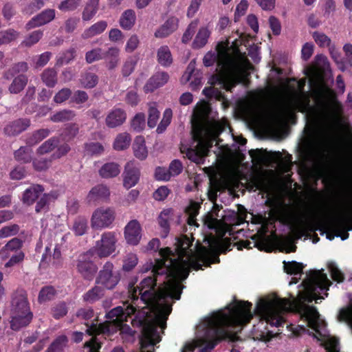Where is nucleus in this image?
<instances>
[{
    "label": "nucleus",
    "mask_w": 352,
    "mask_h": 352,
    "mask_svg": "<svg viewBox=\"0 0 352 352\" xmlns=\"http://www.w3.org/2000/svg\"><path fill=\"white\" fill-rule=\"evenodd\" d=\"M194 239L182 235L178 240L175 251L176 258L170 248L160 249V258L155 259L153 275L144 278L137 287L136 280L128 285L131 298L140 300L144 304L168 303L170 299L179 300L183 287L182 280L189 276L190 268L197 271L202 265L209 267L212 263V252L205 246H201L196 252L191 248Z\"/></svg>",
    "instance_id": "nucleus-1"
},
{
    "label": "nucleus",
    "mask_w": 352,
    "mask_h": 352,
    "mask_svg": "<svg viewBox=\"0 0 352 352\" xmlns=\"http://www.w3.org/2000/svg\"><path fill=\"white\" fill-rule=\"evenodd\" d=\"M302 283L305 292L297 300L293 302L287 298L261 300L256 307V313L267 323L278 327L285 322L282 312L292 309L295 313L300 316L301 319L307 322L309 327L318 331L319 313L316 307L308 305L307 302L311 303L315 300L318 303V300L324 299V297L320 296L323 292H325L324 295L327 296V292L331 283L323 270H316L310 272Z\"/></svg>",
    "instance_id": "nucleus-2"
},
{
    "label": "nucleus",
    "mask_w": 352,
    "mask_h": 352,
    "mask_svg": "<svg viewBox=\"0 0 352 352\" xmlns=\"http://www.w3.org/2000/svg\"><path fill=\"white\" fill-rule=\"evenodd\" d=\"M252 303L248 301L236 300L229 307L228 312L219 311L206 320L205 346L199 352H211L223 340L230 338L234 341V336L228 330L231 327H243L253 318Z\"/></svg>",
    "instance_id": "nucleus-3"
},
{
    "label": "nucleus",
    "mask_w": 352,
    "mask_h": 352,
    "mask_svg": "<svg viewBox=\"0 0 352 352\" xmlns=\"http://www.w3.org/2000/svg\"><path fill=\"white\" fill-rule=\"evenodd\" d=\"M214 63H217L219 72L211 76L210 85H218L227 91H232L237 85L245 82L248 78L250 74L245 67L250 63L245 53H241L239 49L235 50L234 54L226 50H219L218 53L207 52L203 58L204 65L210 67Z\"/></svg>",
    "instance_id": "nucleus-4"
},
{
    "label": "nucleus",
    "mask_w": 352,
    "mask_h": 352,
    "mask_svg": "<svg viewBox=\"0 0 352 352\" xmlns=\"http://www.w3.org/2000/svg\"><path fill=\"white\" fill-rule=\"evenodd\" d=\"M151 307L152 311L138 312L131 319L134 327L142 328L140 338V352H154V346L161 341L157 327L164 329L166 320L172 311L171 305L159 302L156 304H145Z\"/></svg>",
    "instance_id": "nucleus-5"
},
{
    "label": "nucleus",
    "mask_w": 352,
    "mask_h": 352,
    "mask_svg": "<svg viewBox=\"0 0 352 352\" xmlns=\"http://www.w3.org/2000/svg\"><path fill=\"white\" fill-rule=\"evenodd\" d=\"M136 308L133 305H128L126 308L120 306L116 307L109 311L106 316L109 321L100 324L92 322L89 324V352H99L102 346L100 338L105 333L111 334L117 331H120L122 336H133L135 331L131 327L124 323L135 314Z\"/></svg>",
    "instance_id": "nucleus-6"
},
{
    "label": "nucleus",
    "mask_w": 352,
    "mask_h": 352,
    "mask_svg": "<svg viewBox=\"0 0 352 352\" xmlns=\"http://www.w3.org/2000/svg\"><path fill=\"white\" fill-rule=\"evenodd\" d=\"M10 318V326L14 331L27 327L32 320L28 294L23 289H18L12 294Z\"/></svg>",
    "instance_id": "nucleus-7"
},
{
    "label": "nucleus",
    "mask_w": 352,
    "mask_h": 352,
    "mask_svg": "<svg viewBox=\"0 0 352 352\" xmlns=\"http://www.w3.org/2000/svg\"><path fill=\"white\" fill-rule=\"evenodd\" d=\"M118 234L113 231H107L102 234L100 239L89 249V255H96L99 258H107L115 252L118 243Z\"/></svg>",
    "instance_id": "nucleus-8"
},
{
    "label": "nucleus",
    "mask_w": 352,
    "mask_h": 352,
    "mask_svg": "<svg viewBox=\"0 0 352 352\" xmlns=\"http://www.w3.org/2000/svg\"><path fill=\"white\" fill-rule=\"evenodd\" d=\"M193 138L197 142L195 148H181V152L185 153L190 161L201 164L204 162L205 157L208 155L210 148L212 146V142L204 140L201 131L195 134Z\"/></svg>",
    "instance_id": "nucleus-9"
},
{
    "label": "nucleus",
    "mask_w": 352,
    "mask_h": 352,
    "mask_svg": "<svg viewBox=\"0 0 352 352\" xmlns=\"http://www.w3.org/2000/svg\"><path fill=\"white\" fill-rule=\"evenodd\" d=\"M307 230L315 232L316 230L324 232L330 230L335 233L336 236L341 237L342 240L348 239L349 234L345 231L341 234L342 230H345V219L335 218L331 221L314 220L309 222L307 226Z\"/></svg>",
    "instance_id": "nucleus-10"
},
{
    "label": "nucleus",
    "mask_w": 352,
    "mask_h": 352,
    "mask_svg": "<svg viewBox=\"0 0 352 352\" xmlns=\"http://www.w3.org/2000/svg\"><path fill=\"white\" fill-rule=\"evenodd\" d=\"M113 270V264L110 261H107L96 278V284L100 285L106 289H113L121 279L120 272H115Z\"/></svg>",
    "instance_id": "nucleus-11"
},
{
    "label": "nucleus",
    "mask_w": 352,
    "mask_h": 352,
    "mask_svg": "<svg viewBox=\"0 0 352 352\" xmlns=\"http://www.w3.org/2000/svg\"><path fill=\"white\" fill-rule=\"evenodd\" d=\"M115 219V212L110 208L100 207L92 214L91 227L96 229L109 228Z\"/></svg>",
    "instance_id": "nucleus-12"
},
{
    "label": "nucleus",
    "mask_w": 352,
    "mask_h": 352,
    "mask_svg": "<svg viewBox=\"0 0 352 352\" xmlns=\"http://www.w3.org/2000/svg\"><path fill=\"white\" fill-rule=\"evenodd\" d=\"M56 17L54 9H45L32 17L25 25L27 30L46 25L52 21Z\"/></svg>",
    "instance_id": "nucleus-13"
},
{
    "label": "nucleus",
    "mask_w": 352,
    "mask_h": 352,
    "mask_svg": "<svg viewBox=\"0 0 352 352\" xmlns=\"http://www.w3.org/2000/svg\"><path fill=\"white\" fill-rule=\"evenodd\" d=\"M140 176V168L135 165L134 162H127L123 173V186L127 189L133 187L138 184Z\"/></svg>",
    "instance_id": "nucleus-14"
},
{
    "label": "nucleus",
    "mask_w": 352,
    "mask_h": 352,
    "mask_svg": "<svg viewBox=\"0 0 352 352\" xmlns=\"http://www.w3.org/2000/svg\"><path fill=\"white\" fill-rule=\"evenodd\" d=\"M141 230L140 224L137 220L129 221L124 228V237L127 243L138 245L142 237Z\"/></svg>",
    "instance_id": "nucleus-15"
},
{
    "label": "nucleus",
    "mask_w": 352,
    "mask_h": 352,
    "mask_svg": "<svg viewBox=\"0 0 352 352\" xmlns=\"http://www.w3.org/2000/svg\"><path fill=\"white\" fill-rule=\"evenodd\" d=\"M179 26V19L176 16L168 17L165 22L155 32V36L158 38L168 37L175 32Z\"/></svg>",
    "instance_id": "nucleus-16"
},
{
    "label": "nucleus",
    "mask_w": 352,
    "mask_h": 352,
    "mask_svg": "<svg viewBox=\"0 0 352 352\" xmlns=\"http://www.w3.org/2000/svg\"><path fill=\"white\" fill-rule=\"evenodd\" d=\"M169 79V75L166 72H158L153 75L144 87L145 93L153 92L157 88L164 85Z\"/></svg>",
    "instance_id": "nucleus-17"
},
{
    "label": "nucleus",
    "mask_w": 352,
    "mask_h": 352,
    "mask_svg": "<svg viewBox=\"0 0 352 352\" xmlns=\"http://www.w3.org/2000/svg\"><path fill=\"white\" fill-rule=\"evenodd\" d=\"M30 125L28 118H19L8 124L3 129L4 133L8 136H16L25 131Z\"/></svg>",
    "instance_id": "nucleus-18"
},
{
    "label": "nucleus",
    "mask_w": 352,
    "mask_h": 352,
    "mask_svg": "<svg viewBox=\"0 0 352 352\" xmlns=\"http://www.w3.org/2000/svg\"><path fill=\"white\" fill-rule=\"evenodd\" d=\"M44 188L42 185L34 184L28 188L23 193L21 201L27 205H32L39 196L43 192Z\"/></svg>",
    "instance_id": "nucleus-19"
},
{
    "label": "nucleus",
    "mask_w": 352,
    "mask_h": 352,
    "mask_svg": "<svg viewBox=\"0 0 352 352\" xmlns=\"http://www.w3.org/2000/svg\"><path fill=\"white\" fill-rule=\"evenodd\" d=\"M109 197L110 189L103 184H98L89 190V201L106 202L109 199Z\"/></svg>",
    "instance_id": "nucleus-20"
},
{
    "label": "nucleus",
    "mask_w": 352,
    "mask_h": 352,
    "mask_svg": "<svg viewBox=\"0 0 352 352\" xmlns=\"http://www.w3.org/2000/svg\"><path fill=\"white\" fill-rule=\"evenodd\" d=\"M239 212L234 211L229 212L223 216V220L226 224L230 226H239L243 223L247 217L246 210L243 206L239 205Z\"/></svg>",
    "instance_id": "nucleus-21"
},
{
    "label": "nucleus",
    "mask_w": 352,
    "mask_h": 352,
    "mask_svg": "<svg viewBox=\"0 0 352 352\" xmlns=\"http://www.w3.org/2000/svg\"><path fill=\"white\" fill-rule=\"evenodd\" d=\"M23 241L17 237L10 240L1 250L0 256L2 260L9 258L12 253L21 251Z\"/></svg>",
    "instance_id": "nucleus-22"
},
{
    "label": "nucleus",
    "mask_w": 352,
    "mask_h": 352,
    "mask_svg": "<svg viewBox=\"0 0 352 352\" xmlns=\"http://www.w3.org/2000/svg\"><path fill=\"white\" fill-rule=\"evenodd\" d=\"M126 112L120 108L113 109L106 118V124L109 128L122 125L126 120Z\"/></svg>",
    "instance_id": "nucleus-23"
},
{
    "label": "nucleus",
    "mask_w": 352,
    "mask_h": 352,
    "mask_svg": "<svg viewBox=\"0 0 352 352\" xmlns=\"http://www.w3.org/2000/svg\"><path fill=\"white\" fill-rule=\"evenodd\" d=\"M98 173L104 179L113 178L120 173V166L116 162H107L101 166Z\"/></svg>",
    "instance_id": "nucleus-24"
},
{
    "label": "nucleus",
    "mask_w": 352,
    "mask_h": 352,
    "mask_svg": "<svg viewBox=\"0 0 352 352\" xmlns=\"http://www.w3.org/2000/svg\"><path fill=\"white\" fill-rule=\"evenodd\" d=\"M74 265L77 272L87 279L88 278V252L80 253L74 261Z\"/></svg>",
    "instance_id": "nucleus-25"
},
{
    "label": "nucleus",
    "mask_w": 352,
    "mask_h": 352,
    "mask_svg": "<svg viewBox=\"0 0 352 352\" xmlns=\"http://www.w3.org/2000/svg\"><path fill=\"white\" fill-rule=\"evenodd\" d=\"M136 21V14L133 10L128 9L123 12L119 19L120 26L124 30H130Z\"/></svg>",
    "instance_id": "nucleus-26"
},
{
    "label": "nucleus",
    "mask_w": 352,
    "mask_h": 352,
    "mask_svg": "<svg viewBox=\"0 0 352 352\" xmlns=\"http://www.w3.org/2000/svg\"><path fill=\"white\" fill-rule=\"evenodd\" d=\"M133 150L136 158L144 160L148 156V151L145 144V139L142 135L135 138L133 144Z\"/></svg>",
    "instance_id": "nucleus-27"
},
{
    "label": "nucleus",
    "mask_w": 352,
    "mask_h": 352,
    "mask_svg": "<svg viewBox=\"0 0 352 352\" xmlns=\"http://www.w3.org/2000/svg\"><path fill=\"white\" fill-rule=\"evenodd\" d=\"M50 133V131L48 129H41L36 130L26 138V144L28 146H33L47 138Z\"/></svg>",
    "instance_id": "nucleus-28"
},
{
    "label": "nucleus",
    "mask_w": 352,
    "mask_h": 352,
    "mask_svg": "<svg viewBox=\"0 0 352 352\" xmlns=\"http://www.w3.org/2000/svg\"><path fill=\"white\" fill-rule=\"evenodd\" d=\"M28 82V76L25 74H19L16 76L11 85H10L8 89L11 94H19L20 93L25 87L27 85Z\"/></svg>",
    "instance_id": "nucleus-29"
},
{
    "label": "nucleus",
    "mask_w": 352,
    "mask_h": 352,
    "mask_svg": "<svg viewBox=\"0 0 352 352\" xmlns=\"http://www.w3.org/2000/svg\"><path fill=\"white\" fill-rule=\"evenodd\" d=\"M157 57L158 63L164 67H168L173 63L172 54L167 45H163L158 49Z\"/></svg>",
    "instance_id": "nucleus-30"
},
{
    "label": "nucleus",
    "mask_w": 352,
    "mask_h": 352,
    "mask_svg": "<svg viewBox=\"0 0 352 352\" xmlns=\"http://www.w3.org/2000/svg\"><path fill=\"white\" fill-rule=\"evenodd\" d=\"M210 32L206 27L201 28L192 43V47L195 49H199L206 45L208 43V39L210 37Z\"/></svg>",
    "instance_id": "nucleus-31"
},
{
    "label": "nucleus",
    "mask_w": 352,
    "mask_h": 352,
    "mask_svg": "<svg viewBox=\"0 0 352 352\" xmlns=\"http://www.w3.org/2000/svg\"><path fill=\"white\" fill-rule=\"evenodd\" d=\"M120 50L118 47H109L105 54L107 60V67L109 70L115 69L118 65Z\"/></svg>",
    "instance_id": "nucleus-32"
},
{
    "label": "nucleus",
    "mask_w": 352,
    "mask_h": 352,
    "mask_svg": "<svg viewBox=\"0 0 352 352\" xmlns=\"http://www.w3.org/2000/svg\"><path fill=\"white\" fill-rule=\"evenodd\" d=\"M41 77L43 82L48 87H54L57 83V72L54 68L45 69Z\"/></svg>",
    "instance_id": "nucleus-33"
},
{
    "label": "nucleus",
    "mask_w": 352,
    "mask_h": 352,
    "mask_svg": "<svg viewBox=\"0 0 352 352\" xmlns=\"http://www.w3.org/2000/svg\"><path fill=\"white\" fill-rule=\"evenodd\" d=\"M56 294L57 292L53 286L43 287L38 293V302L42 304L52 300Z\"/></svg>",
    "instance_id": "nucleus-34"
},
{
    "label": "nucleus",
    "mask_w": 352,
    "mask_h": 352,
    "mask_svg": "<svg viewBox=\"0 0 352 352\" xmlns=\"http://www.w3.org/2000/svg\"><path fill=\"white\" fill-rule=\"evenodd\" d=\"M28 69V63L25 62H19L13 65L10 68L6 71L3 74V77L6 80H10L15 75L26 72Z\"/></svg>",
    "instance_id": "nucleus-35"
},
{
    "label": "nucleus",
    "mask_w": 352,
    "mask_h": 352,
    "mask_svg": "<svg viewBox=\"0 0 352 352\" xmlns=\"http://www.w3.org/2000/svg\"><path fill=\"white\" fill-rule=\"evenodd\" d=\"M305 85V80L302 79L298 82V89L300 91V94H297L296 95V96L294 99V103H293L295 108L300 111H302L300 109L303 106V101H302L303 99L305 100L306 104H308L309 102L308 97L306 96L305 93L303 91Z\"/></svg>",
    "instance_id": "nucleus-36"
},
{
    "label": "nucleus",
    "mask_w": 352,
    "mask_h": 352,
    "mask_svg": "<svg viewBox=\"0 0 352 352\" xmlns=\"http://www.w3.org/2000/svg\"><path fill=\"white\" fill-rule=\"evenodd\" d=\"M14 157L20 163H30L32 160V151L28 146H21L14 151Z\"/></svg>",
    "instance_id": "nucleus-37"
},
{
    "label": "nucleus",
    "mask_w": 352,
    "mask_h": 352,
    "mask_svg": "<svg viewBox=\"0 0 352 352\" xmlns=\"http://www.w3.org/2000/svg\"><path fill=\"white\" fill-rule=\"evenodd\" d=\"M209 87H205L202 93L210 100L214 99L217 101H223L226 100L224 94L218 88L214 87L216 85H211Z\"/></svg>",
    "instance_id": "nucleus-38"
},
{
    "label": "nucleus",
    "mask_w": 352,
    "mask_h": 352,
    "mask_svg": "<svg viewBox=\"0 0 352 352\" xmlns=\"http://www.w3.org/2000/svg\"><path fill=\"white\" fill-rule=\"evenodd\" d=\"M131 138L129 133H122L117 135L113 142V148L116 151H122L127 148L131 144Z\"/></svg>",
    "instance_id": "nucleus-39"
},
{
    "label": "nucleus",
    "mask_w": 352,
    "mask_h": 352,
    "mask_svg": "<svg viewBox=\"0 0 352 352\" xmlns=\"http://www.w3.org/2000/svg\"><path fill=\"white\" fill-rule=\"evenodd\" d=\"M67 342L68 338L66 336H59L49 346L46 352H63Z\"/></svg>",
    "instance_id": "nucleus-40"
},
{
    "label": "nucleus",
    "mask_w": 352,
    "mask_h": 352,
    "mask_svg": "<svg viewBox=\"0 0 352 352\" xmlns=\"http://www.w3.org/2000/svg\"><path fill=\"white\" fill-rule=\"evenodd\" d=\"M67 305L66 302L63 301L54 304L50 309V314L56 320H59L63 318L67 315Z\"/></svg>",
    "instance_id": "nucleus-41"
},
{
    "label": "nucleus",
    "mask_w": 352,
    "mask_h": 352,
    "mask_svg": "<svg viewBox=\"0 0 352 352\" xmlns=\"http://www.w3.org/2000/svg\"><path fill=\"white\" fill-rule=\"evenodd\" d=\"M58 144L59 138L58 137H52L43 142L37 148V153L39 155L46 154L57 147Z\"/></svg>",
    "instance_id": "nucleus-42"
},
{
    "label": "nucleus",
    "mask_w": 352,
    "mask_h": 352,
    "mask_svg": "<svg viewBox=\"0 0 352 352\" xmlns=\"http://www.w3.org/2000/svg\"><path fill=\"white\" fill-rule=\"evenodd\" d=\"M172 213L171 209L164 210L161 212L160 214L158 217V222L162 228H163L164 232V237H166L170 231V226H169V217Z\"/></svg>",
    "instance_id": "nucleus-43"
},
{
    "label": "nucleus",
    "mask_w": 352,
    "mask_h": 352,
    "mask_svg": "<svg viewBox=\"0 0 352 352\" xmlns=\"http://www.w3.org/2000/svg\"><path fill=\"white\" fill-rule=\"evenodd\" d=\"M328 107L330 109V112L327 109L323 110V116L326 118L330 117H336L342 113V106L337 100H333L331 103L327 104Z\"/></svg>",
    "instance_id": "nucleus-44"
},
{
    "label": "nucleus",
    "mask_w": 352,
    "mask_h": 352,
    "mask_svg": "<svg viewBox=\"0 0 352 352\" xmlns=\"http://www.w3.org/2000/svg\"><path fill=\"white\" fill-rule=\"evenodd\" d=\"M45 6L43 0H34L24 5L21 12L23 14L31 15Z\"/></svg>",
    "instance_id": "nucleus-45"
},
{
    "label": "nucleus",
    "mask_w": 352,
    "mask_h": 352,
    "mask_svg": "<svg viewBox=\"0 0 352 352\" xmlns=\"http://www.w3.org/2000/svg\"><path fill=\"white\" fill-rule=\"evenodd\" d=\"M285 272L290 275H297L302 273L304 265L297 261H283Z\"/></svg>",
    "instance_id": "nucleus-46"
},
{
    "label": "nucleus",
    "mask_w": 352,
    "mask_h": 352,
    "mask_svg": "<svg viewBox=\"0 0 352 352\" xmlns=\"http://www.w3.org/2000/svg\"><path fill=\"white\" fill-rule=\"evenodd\" d=\"M87 229V221L86 218L78 217L73 224L72 230L76 236H82L85 234Z\"/></svg>",
    "instance_id": "nucleus-47"
},
{
    "label": "nucleus",
    "mask_w": 352,
    "mask_h": 352,
    "mask_svg": "<svg viewBox=\"0 0 352 352\" xmlns=\"http://www.w3.org/2000/svg\"><path fill=\"white\" fill-rule=\"evenodd\" d=\"M75 113L73 111L69 109H63L54 113L51 117V120L54 122L69 121L74 117Z\"/></svg>",
    "instance_id": "nucleus-48"
},
{
    "label": "nucleus",
    "mask_w": 352,
    "mask_h": 352,
    "mask_svg": "<svg viewBox=\"0 0 352 352\" xmlns=\"http://www.w3.org/2000/svg\"><path fill=\"white\" fill-rule=\"evenodd\" d=\"M131 127L135 132H141L145 127V115L137 113L131 120Z\"/></svg>",
    "instance_id": "nucleus-49"
},
{
    "label": "nucleus",
    "mask_w": 352,
    "mask_h": 352,
    "mask_svg": "<svg viewBox=\"0 0 352 352\" xmlns=\"http://www.w3.org/2000/svg\"><path fill=\"white\" fill-rule=\"evenodd\" d=\"M9 258V260L4 265L6 268L12 267L22 263L25 259V253L23 251H19L11 254Z\"/></svg>",
    "instance_id": "nucleus-50"
},
{
    "label": "nucleus",
    "mask_w": 352,
    "mask_h": 352,
    "mask_svg": "<svg viewBox=\"0 0 352 352\" xmlns=\"http://www.w3.org/2000/svg\"><path fill=\"white\" fill-rule=\"evenodd\" d=\"M312 36L316 44L320 47H329V49H330V47H332L331 45V38L325 34L319 32H314Z\"/></svg>",
    "instance_id": "nucleus-51"
},
{
    "label": "nucleus",
    "mask_w": 352,
    "mask_h": 352,
    "mask_svg": "<svg viewBox=\"0 0 352 352\" xmlns=\"http://www.w3.org/2000/svg\"><path fill=\"white\" fill-rule=\"evenodd\" d=\"M138 258L135 254H128L123 261L122 270L124 272L131 271L138 264Z\"/></svg>",
    "instance_id": "nucleus-52"
},
{
    "label": "nucleus",
    "mask_w": 352,
    "mask_h": 352,
    "mask_svg": "<svg viewBox=\"0 0 352 352\" xmlns=\"http://www.w3.org/2000/svg\"><path fill=\"white\" fill-rule=\"evenodd\" d=\"M160 113L155 105H151L148 111V126L154 128L157 123Z\"/></svg>",
    "instance_id": "nucleus-53"
},
{
    "label": "nucleus",
    "mask_w": 352,
    "mask_h": 352,
    "mask_svg": "<svg viewBox=\"0 0 352 352\" xmlns=\"http://www.w3.org/2000/svg\"><path fill=\"white\" fill-rule=\"evenodd\" d=\"M172 110L170 109H166L163 114V118L161 120L160 123L157 126V132L158 133H163L169 125L172 118Z\"/></svg>",
    "instance_id": "nucleus-54"
},
{
    "label": "nucleus",
    "mask_w": 352,
    "mask_h": 352,
    "mask_svg": "<svg viewBox=\"0 0 352 352\" xmlns=\"http://www.w3.org/2000/svg\"><path fill=\"white\" fill-rule=\"evenodd\" d=\"M137 60L133 57L128 58L122 67V74L124 77L129 76L134 71Z\"/></svg>",
    "instance_id": "nucleus-55"
},
{
    "label": "nucleus",
    "mask_w": 352,
    "mask_h": 352,
    "mask_svg": "<svg viewBox=\"0 0 352 352\" xmlns=\"http://www.w3.org/2000/svg\"><path fill=\"white\" fill-rule=\"evenodd\" d=\"M43 35L42 30H35L31 32L29 36L23 41L22 44L26 47H31L37 43Z\"/></svg>",
    "instance_id": "nucleus-56"
},
{
    "label": "nucleus",
    "mask_w": 352,
    "mask_h": 352,
    "mask_svg": "<svg viewBox=\"0 0 352 352\" xmlns=\"http://www.w3.org/2000/svg\"><path fill=\"white\" fill-rule=\"evenodd\" d=\"M82 0H64L58 5V8L63 12H68L76 10Z\"/></svg>",
    "instance_id": "nucleus-57"
},
{
    "label": "nucleus",
    "mask_w": 352,
    "mask_h": 352,
    "mask_svg": "<svg viewBox=\"0 0 352 352\" xmlns=\"http://www.w3.org/2000/svg\"><path fill=\"white\" fill-rule=\"evenodd\" d=\"M19 36V32L13 29H9L0 34V45L8 44L14 41Z\"/></svg>",
    "instance_id": "nucleus-58"
},
{
    "label": "nucleus",
    "mask_w": 352,
    "mask_h": 352,
    "mask_svg": "<svg viewBox=\"0 0 352 352\" xmlns=\"http://www.w3.org/2000/svg\"><path fill=\"white\" fill-rule=\"evenodd\" d=\"M72 94L70 89L63 88L55 94L54 101L58 104L63 103L72 96Z\"/></svg>",
    "instance_id": "nucleus-59"
},
{
    "label": "nucleus",
    "mask_w": 352,
    "mask_h": 352,
    "mask_svg": "<svg viewBox=\"0 0 352 352\" xmlns=\"http://www.w3.org/2000/svg\"><path fill=\"white\" fill-rule=\"evenodd\" d=\"M19 231V226L17 224L4 226L0 230V238H6L16 235Z\"/></svg>",
    "instance_id": "nucleus-60"
},
{
    "label": "nucleus",
    "mask_w": 352,
    "mask_h": 352,
    "mask_svg": "<svg viewBox=\"0 0 352 352\" xmlns=\"http://www.w3.org/2000/svg\"><path fill=\"white\" fill-rule=\"evenodd\" d=\"M107 27L105 21H100L89 27V37L102 33Z\"/></svg>",
    "instance_id": "nucleus-61"
},
{
    "label": "nucleus",
    "mask_w": 352,
    "mask_h": 352,
    "mask_svg": "<svg viewBox=\"0 0 352 352\" xmlns=\"http://www.w3.org/2000/svg\"><path fill=\"white\" fill-rule=\"evenodd\" d=\"M27 174L28 173L25 166L19 165L10 171V177L11 179L20 180L25 178Z\"/></svg>",
    "instance_id": "nucleus-62"
},
{
    "label": "nucleus",
    "mask_w": 352,
    "mask_h": 352,
    "mask_svg": "<svg viewBox=\"0 0 352 352\" xmlns=\"http://www.w3.org/2000/svg\"><path fill=\"white\" fill-rule=\"evenodd\" d=\"M52 160L47 158H38L32 161L34 168L37 171L45 170L51 164Z\"/></svg>",
    "instance_id": "nucleus-63"
},
{
    "label": "nucleus",
    "mask_w": 352,
    "mask_h": 352,
    "mask_svg": "<svg viewBox=\"0 0 352 352\" xmlns=\"http://www.w3.org/2000/svg\"><path fill=\"white\" fill-rule=\"evenodd\" d=\"M329 270L332 279L338 283H342L344 280L343 273L338 269V267L333 263L329 265Z\"/></svg>",
    "instance_id": "nucleus-64"
}]
</instances>
